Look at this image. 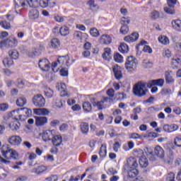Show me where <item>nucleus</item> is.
Wrapping results in <instances>:
<instances>
[{"mask_svg":"<svg viewBox=\"0 0 181 181\" xmlns=\"http://www.w3.org/2000/svg\"><path fill=\"white\" fill-rule=\"evenodd\" d=\"M114 60L117 63H122V62L124 61V57L119 53L117 52L114 55Z\"/></svg>","mask_w":181,"mask_h":181,"instance_id":"obj_43","label":"nucleus"},{"mask_svg":"<svg viewBox=\"0 0 181 181\" xmlns=\"http://www.w3.org/2000/svg\"><path fill=\"white\" fill-rule=\"evenodd\" d=\"M177 0H168L167 6L164 7V11L169 15H174L175 13V5H176Z\"/></svg>","mask_w":181,"mask_h":181,"instance_id":"obj_7","label":"nucleus"},{"mask_svg":"<svg viewBox=\"0 0 181 181\" xmlns=\"http://www.w3.org/2000/svg\"><path fill=\"white\" fill-rule=\"evenodd\" d=\"M172 26L173 29L177 32H181V21L180 20H173L172 21Z\"/></svg>","mask_w":181,"mask_h":181,"instance_id":"obj_27","label":"nucleus"},{"mask_svg":"<svg viewBox=\"0 0 181 181\" xmlns=\"http://www.w3.org/2000/svg\"><path fill=\"white\" fill-rule=\"evenodd\" d=\"M130 139H143V138H146V136H142L137 133H132L129 134Z\"/></svg>","mask_w":181,"mask_h":181,"instance_id":"obj_41","label":"nucleus"},{"mask_svg":"<svg viewBox=\"0 0 181 181\" xmlns=\"http://www.w3.org/2000/svg\"><path fill=\"white\" fill-rule=\"evenodd\" d=\"M8 55L11 59L13 60H18L19 59V52L16 49H11L8 52Z\"/></svg>","mask_w":181,"mask_h":181,"instance_id":"obj_32","label":"nucleus"},{"mask_svg":"<svg viewBox=\"0 0 181 181\" xmlns=\"http://www.w3.org/2000/svg\"><path fill=\"white\" fill-rule=\"evenodd\" d=\"M8 142L14 146H19L22 142V138L19 136H11L8 138Z\"/></svg>","mask_w":181,"mask_h":181,"instance_id":"obj_12","label":"nucleus"},{"mask_svg":"<svg viewBox=\"0 0 181 181\" xmlns=\"http://www.w3.org/2000/svg\"><path fill=\"white\" fill-rule=\"evenodd\" d=\"M158 41L162 45H169V38L165 35H161L158 37Z\"/></svg>","mask_w":181,"mask_h":181,"instance_id":"obj_42","label":"nucleus"},{"mask_svg":"<svg viewBox=\"0 0 181 181\" xmlns=\"http://www.w3.org/2000/svg\"><path fill=\"white\" fill-rule=\"evenodd\" d=\"M29 18L30 19H37L39 18V11L36 8H33L30 11Z\"/></svg>","mask_w":181,"mask_h":181,"instance_id":"obj_30","label":"nucleus"},{"mask_svg":"<svg viewBox=\"0 0 181 181\" xmlns=\"http://www.w3.org/2000/svg\"><path fill=\"white\" fill-rule=\"evenodd\" d=\"M63 105H64V102H62L60 99L55 100V107H57V108H62Z\"/></svg>","mask_w":181,"mask_h":181,"instance_id":"obj_59","label":"nucleus"},{"mask_svg":"<svg viewBox=\"0 0 181 181\" xmlns=\"http://www.w3.org/2000/svg\"><path fill=\"white\" fill-rule=\"evenodd\" d=\"M130 22H131V20L128 17L127 18L122 17L120 21L122 25H126L127 26L129 25Z\"/></svg>","mask_w":181,"mask_h":181,"instance_id":"obj_54","label":"nucleus"},{"mask_svg":"<svg viewBox=\"0 0 181 181\" xmlns=\"http://www.w3.org/2000/svg\"><path fill=\"white\" fill-rule=\"evenodd\" d=\"M50 62L47 59H43L39 61L38 66L42 71H49L50 69Z\"/></svg>","mask_w":181,"mask_h":181,"instance_id":"obj_11","label":"nucleus"},{"mask_svg":"<svg viewBox=\"0 0 181 181\" xmlns=\"http://www.w3.org/2000/svg\"><path fill=\"white\" fill-rule=\"evenodd\" d=\"M1 151L2 153V156H4V158H6V159L0 157V160L2 163H4L5 165H9V163H11V161H9L10 159L15 160L18 158V152L11 148V147L8 144L4 145L1 148Z\"/></svg>","mask_w":181,"mask_h":181,"instance_id":"obj_1","label":"nucleus"},{"mask_svg":"<svg viewBox=\"0 0 181 181\" xmlns=\"http://www.w3.org/2000/svg\"><path fill=\"white\" fill-rule=\"evenodd\" d=\"M59 62H57V61L52 63V70L54 73H57V71H59Z\"/></svg>","mask_w":181,"mask_h":181,"instance_id":"obj_55","label":"nucleus"},{"mask_svg":"<svg viewBox=\"0 0 181 181\" xmlns=\"http://www.w3.org/2000/svg\"><path fill=\"white\" fill-rule=\"evenodd\" d=\"M128 32H129V27H128V25H122V27L120 28V33L122 35H127V33H128Z\"/></svg>","mask_w":181,"mask_h":181,"instance_id":"obj_50","label":"nucleus"},{"mask_svg":"<svg viewBox=\"0 0 181 181\" xmlns=\"http://www.w3.org/2000/svg\"><path fill=\"white\" fill-rule=\"evenodd\" d=\"M0 26L4 28V29H11V23H8L6 21H0Z\"/></svg>","mask_w":181,"mask_h":181,"instance_id":"obj_52","label":"nucleus"},{"mask_svg":"<svg viewBox=\"0 0 181 181\" xmlns=\"http://www.w3.org/2000/svg\"><path fill=\"white\" fill-rule=\"evenodd\" d=\"M8 117L11 118L12 117L16 121L20 120L23 121L25 118H23V116L22 115V109H17L16 110H13L12 112H9L8 114Z\"/></svg>","mask_w":181,"mask_h":181,"instance_id":"obj_9","label":"nucleus"},{"mask_svg":"<svg viewBox=\"0 0 181 181\" xmlns=\"http://www.w3.org/2000/svg\"><path fill=\"white\" fill-rule=\"evenodd\" d=\"M83 108L86 112H91L93 107L91 106V103H90V102H84L83 103Z\"/></svg>","mask_w":181,"mask_h":181,"instance_id":"obj_39","label":"nucleus"},{"mask_svg":"<svg viewBox=\"0 0 181 181\" xmlns=\"http://www.w3.org/2000/svg\"><path fill=\"white\" fill-rule=\"evenodd\" d=\"M9 128L11 131H18L21 128V123L18 120H14L9 124Z\"/></svg>","mask_w":181,"mask_h":181,"instance_id":"obj_26","label":"nucleus"},{"mask_svg":"<svg viewBox=\"0 0 181 181\" xmlns=\"http://www.w3.org/2000/svg\"><path fill=\"white\" fill-rule=\"evenodd\" d=\"M16 8L21 6H26L28 5L30 8H33L34 2L33 0H14Z\"/></svg>","mask_w":181,"mask_h":181,"instance_id":"obj_10","label":"nucleus"},{"mask_svg":"<svg viewBox=\"0 0 181 181\" xmlns=\"http://www.w3.org/2000/svg\"><path fill=\"white\" fill-rule=\"evenodd\" d=\"M59 180V177L57 175H52L50 177L46 178L47 181H57Z\"/></svg>","mask_w":181,"mask_h":181,"instance_id":"obj_63","label":"nucleus"},{"mask_svg":"<svg viewBox=\"0 0 181 181\" xmlns=\"http://www.w3.org/2000/svg\"><path fill=\"white\" fill-rule=\"evenodd\" d=\"M54 92L53 90L50 89L49 88H47L45 90V95H46V97H47V98H52V97H53L54 95Z\"/></svg>","mask_w":181,"mask_h":181,"instance_id":"obj_46","label":"nucleus"},{"mask_svg":"<svg viewBox=\"0 0 181 181\" xmlns=\"http://www.w3.org/2000/svg\"><path fill=\"white\" fill-rule=\"evenodd\" d=\"M40 6L41 8H47L49 6V3L47 0H40Z\"/></svg>","mask_w":181,"mask_h":181,"instance_id":"obj_62","label":"nucleus"},{"mask_svg":"<svg viewBox=\"0 0 181 181\" xmlns=\"http://www.w3.org/2000/svg\"><path fill=\"white\" fill-rule=\"evenodd\" d=\"M26 86V81L23 79H17V87L19 88H23Z\"/></svg>","mask_w":181,"mask_h":181,"instance_id":"obj_53","label":"nucleus"},{"mask_svg":"<svg viewBox=\"0 0 181 181\" xmlns=\"http://www.w3.org/2000/svg\"><path fill=\"white\" fill-rule=\"evenodd\" d=\"M57 62V63H59V64H64L65 63H67V57H59Z\"/></svg>","mask_w":181,"mask_h":181,"instance_id":"obj_57","label":"nucleus"},{"mask_svg":"<svg viewBox=\"0 0 181 181\" xmlns=\"http://www.w3.org/2000/svg\"><path fill=\"white\" fill-rule=\"evenodd\" d=\"M167 181H175V173H170L166 178Z\"/></svg>","mask_w":181,"mask_h":181,"instance_id":"obj_64","label":"nucleus"},{"mask_svg":"<svg viewBox=\"0 0 181 181\" xmlns=\"http://www.w3.org/2000/svg\"><path fill=\"white\" fill-rule=\"evenodd\" d=\"M102 56L105 60H111V57H112V55H111V49L105 48V52Z\"/></svg>","mask_w":181,"mask_h":181,"instance_id":"obj_31","label":"nucleus"},{"mask_svg":"<svg viewBox=\"0 0 181 181\" xmlns=\"http://www.w3.org/2000/svg\"><path fill=\"white\" fill-rule=\"evenodd\" d=\"M33 103L35 107H39V108H42L45 107V104H46V100L43 98V95L40 94H37L34 95L33 98Z\"/></svg>","mask_w":181,"mask_h":181,"instance_id":"obj_5","label":"nucleus"},{"mask_svg":"<svg viewBox=\"0 0 181 181\" xmlns=\"http://www.w3.org/2000/svg\"><path fill=\"white\" fill-rule=\"evenodd\" d=\"M51 141L54 146H60L63 142V138L61 135H55L54 133L52 139Z\"/></svg>","mask_w":181,"mask_h":181,"instance_id":"obj_17","label":"nucleus"},{"mask_svg":"<svg viewBox=\"0 0 181 181\" xmlns=\"http://www.w3.org/2000/svg\"><path fill=\"white\" fill-rule=\"evenodd\" d=\"M91 103L93 104V107H97L98 110H103V105L104 104V101L100 100L99 102H93L91 100Z\"/></svg>","mask_w":181,"mask_h":181,"instance_id":"obj_48","label":"nucleus"},{"mask_svg":"<svg viewBox=\"0 0 181 181\" xmlns=\"http://www.w3.org/2000/svg\"><path fill=\"white\" fill-rule=\"evenodd\" d=\"M106 94L111 100H115V98H114V95H115V90H114L113 88L108 89L106 92Z\"/></svg>","mask_w":181,"mask_h":181,"instance_id":"obj_47","label":"nucleus"},{"mask_svg":"<svg viewBox=\"0 0 181 181\" xmlns=\"http://www.w3.org/2000/svg\"><path fill=\"white\" fill-rule=\"evenodd\" d=\"M119 51L121 53H128V52L129 51L128 45H127L125 43H121L120 46L119 47Z\"/></svg>","mask_w":181,"mask_h":181,"instance_id":"obj_36","label":"nucleus"},{"mask_svg":"<svg viewBox=\"0 0 181 181\" xmlns=\"http://www.w3.org/2000/svg\"><path fill=\"white\" fill-rule=\"evenodd\" d=\"M173 69H177L181 66V57L175 56L172 59L171 62Z\"/></svg>","mask_w":181,"mask_h":181,"instance_id":"obj_20","label":"nucleus"},{"mask_svg":"<svg viewBox=\"0 0 181 181\" xmlns=\"http://www.w3.org/2000/svg\"><path fill=\"white\" fill-rule=\"evenodd\" d=\"M88 129H89L88 123L83 122L81 124V130L82 134H88Z\"/></svg>","mask_w":181,"mask_h":181,"instance_id":"obj_37","label":"nucleus"},{"mask_svg":"<svg viewBox=\"0 0 181 181\" xmlns=\"http://www.w3.org/2000/svg\"><path fill=\"white\" fill-rule=\"evenodd\" d=\"M59 33L61 36H69L70 34V28L67 26H63L59 28Z\"/></svg>","mask_w":181,"mask_h":181,"instance_id":"obj_29","label":"nucleus"},{"mask_svg":"<svg viewBox=\"0 0 181 181\" xmlns=\"http://www.w3.org/2000/svg\"><path fill=\"white\" fill-rule=\"evenodd\" d=\"M165 83L167 84H171V83H175V78L172 76V71H166L165 74Z\"/></svg>","mask_w":181,"mask_h":181,"instance_id":"obj_24","label":"nucleus"},{"mask_svg":"<svg viewBox=\"0 0 181 181\" xmlns=\"http://www.w3.org/2000/svg\"><path fill=\"white\" fill-rule=\"evenodd\" d=\"M33 112L34 114H36V115H48L49 110L45 108H38V109H34Z\"/></svg>","mask_w":181,"mask_h":181,"instance_id":"obj_25","label":"nucleus"},{"mask_svg":"<svg viewBox=\"0 0 181 181\" xmlns=\"http://www.w3.org/2000/svg\"><path fill=\"white\" fill-rule=\"evenodd\" d=\"M172 93V89L170 88H163L161 90V94L163 95H169Z\"/></svg>","mask_w":181,"mask_h":181,"instance_id":"obj_58","label":"nucleus"},{"mask_svg":"<svg viewBox=\"0 0 181 181\" xmlns=\"http://www.w3.org/2000/svg\"><path fill=\"white\" fill-rule=\"evenodd\" d=\"M43 50H45V46H43L42 45H40L39 48H33V49L28 51L27 54L28 57H30L31 59H35V57L40 56Z\"/></svg>","mask_w":181,"mask_h":181,"instance_id":"obj_6","label":"nucleus"},{"mask_svg":"<svg viewBox=\"0 0 181 181\" xmlns=\"http://www.w3.org/2000/svg\"><path fill=\"white\" fill-rule=\"evenodd\" d=\"M16 46H18V40L13 37H8L1 42V47H16Z\"/></svg>","mask_w":181,"mask_h":181,"instance_id":"obj_4","label":"nucleus"},{"mask_svg":"<svg viewBox=\"0 0 181 181\" xmlns=\"http://www.w3.org/2000/svg\"><path fill=\"white\" fill-rule=\"evenodd\" d=\"M127 166L129 169H136L138 168V161L136 158L130 157L127 160Z\"/></svg>","mask_w":181,"mask_h":181,"instance_id":"obj_15","label":"nucleus"},{"mask_svg":"<svg viewBox=\"0 0 181 181\" xmlns=\"http://www.w3.org/2000/svg\"><path fill=\"white\" fill-rule=\"evenodd\" d=\"M159 16H160L158 11H153L151 13V18L153 21H156V19H159Z\"/></svg>","mask_w":181,"mask_h":181,"instance_id":"obj_51","label":"nucleus"},{"mask_svg":"<svg viewBox=\"0 0 181 181\" xmlns=\"http://www.w3.org/2000/svg\"><path fill=\"white\" fill-rule=\"evenodd\" d=\"M47 170V167L45 165H40L37 168H34L32 170V173H35V175H42V173H44V172H46Z\"/></svg>","mask_w":181,"mask_h":181,"instance_id":"obj_22","label":"nucleus"},{"mask_svg":"<svg viewBox=\"0 0 181 181\" xmlns=\"http://www.w3.org/2000/svg\"><path fill=\"white\" fill-rule=\"evenodd\" d=\"M90 35L93 37H98V36H100V32L95 28H91L90 30Z\"/></svg>","mask_w":181,"mask_h":181,"instance_id":"obj_49","label":"nucleus"},{"mask_svg":"<svg viewBox=\"0 0 181 181\" xmlns=\"http://www.w3.org/2000/svg\"><path fill=\"white\" fill-rule=\"evenodd\" d=\"M88 5H89L90 9H97L98 8V6L97 4H95L93 0H90L88 2Z\"/></svg>","mask_w":181,"mask_h":181,"instance_id":"obj_60","label":"nucleus"},{"mask_svg":"<svg viewBox=\"0 0 181 181\" xmlns=\"http://www.w3.org/2000/svg\"><path fill=\"white\" fill-rule=\"evenodd\" d=\"M51 46L53 49H57L60 47V40L57 38H53L51 40Z\"/></svg>","mask_w":181,"mask_h":181,"instance_id":"obj_40","label":"nucleus"},{"mask_svg":"<svg viewBox=\"0 0 181 181\" xmlns=\"http://www.w3.org/2000/svg\"><path fill=\"white\" fill-rule=\"evenodd\" d=\"M35 118V124L37 127H43L45 124H47V117L37 116Z\"/></svg>","mask_w":181,"mask_h":181,"instance_id":"obj_18","label":"nucleus"},{"mask_svg":"<svg viewBox=\"0 0 181 181\" xmlns=\"http://www.w3.org/2000/svg\"><path fill=\"white\" fill-rule=\"evenodd\" d=\"M54 132L53 130H47L43 132L42 134V139L45 142L52 141Z\"/></svg>","mask_w":181,"mask_h":181,"instance_id":"obj_13","label":"nucleus"},{"mask_svg":"<svg viewBox=\"0 0 181 181\" xmlns=\"http://www.w3.org/2000/svg\"><path fill=\"white\" fill-rule=\"evenodd\" d=\"M137 64L138 61L136 60V58L134 56H130L127 57L125 63V68L127 70H129V71H132V70H135V69H136Z\"/></svg>","mask_w":181,"mask_h":181,"instance_id":"obj_3","label":"nucleus"},{"mask_svg":"<svg viewBox=\"0 0 181 181\" xmlns=\"http://www.w3.org/2000/svg\"><path fill=\"white\" fill-rule=\"evenodd\" d=\"M74 37L76 40L82 41L83 40V33H81V31H74Z\"/></svg>","mask_w":181,"mask_h":181,"instance_id":"obj_45","label":"nucleus"},{"mask_svg":"<svg viewBox=\"0 0 181 181\" xmlns=\"http://www.w3.org/2000/svg\"><path fill=\"white\" fill-rule=\"evenodd\" d=\"M21 112L24 118H28V117H30V115H32V110L26 107L21 108Z\"/></svg>","mask_w":181,"mask_h":181,"instance_id":"obj_34","label":"nucleus"},{"mask_svg":"<svg viewBox=\"0 0 181 181\" xmlns=\"http://www.w3.org/2000/svg\"><path fill=\"white\" fill-rule=\"evenodd\" d=\"M3 64L5 67H11L13 64V60L11 58L6 57L3 59Z\"/></svg>","mask_w":181,"mask_h":181,"instance_id":"obj_38","label":"nucleus"},{"mask_svg":"<svg viewBox=\"0 0 181 181\" xmlns=\"http://www.w3.org/2000/svg\"><path fill=\"white\" fill-rule=\"evenodd\" d=\"M165 84V79L160 78L157 80H153L150 81L148 84V87H153V86H158L159 87H163Z\"/></svg>","mask_w":181,"mask_h":181,"instance_id":"obj_19","label":"nucleus"},{"mask_svg":"<svg viewBox=\"0 0 181 181\" xmlns=\"http://www.w3.org/2000/svg\"><path fill=\"white\" fill-rule=\"evenodd\" d=\"M57 90H59V91H61V93H62V95L64 96L68 95L67 92L66 91V90H67L66 87V83H61L59 85L57 86Z\"/></svg>","mask_w":181,"mask_h":181,"instance_id":"obj_28","label":"nucleus"},{"mask_svg":"<svg viewBox=\"0 0 181 181\" xmlns=\"http://www.w3.org/2000/svg\"><path fill=\"white\" fill-rule=\"evenodd\" d=\"M16 104L18 107H23L26 105V98L23 96L18 98L16 100Z\"/></svg>","mask_w":181,"mask_h":181,"instance_id":"obj_35","label":"nucleus"},{"mask_svg":"<svg viewBox=\"0 0 181 181\" xmlns=\"http://www.w3.org/2000/svg\"><path fill=\"white\" fill-rule=\"evenodd\" d=\"M112 70H113V73L115 78H117V80H121V78L122 77L121 66H118L117 64L114 65Z\"/></svg>","mask_w":181,"mask_h":181,"instance_id":"obj_16","label":"nucleus"},{"mask_svg":"<svg viewBox=\"0 0 181 181\" xmlns=\"http://www.w3.org/2000/svg\"><path fill=\"white\" fill-rule=\"evenodd\" d=\"M154 153L159 159H163L165 158V150L160 146H156L154 148Z\"/></svg>","mask_w":181,"mask_h":181,"instance_id":"obj_14","label":"nucleus"},{"mask_svg":"<svg viewBox=\"0 0 181 181\" xmlns=\"http://www.w3.org/2000/svg\"><path fill=\"white\" fill-rule=\"evenodd\" d=\"M139 37V35L137 33H133L130 35H127L124 37V40L125 42H136V40H138V38Z\"/></svg>","mask_w":181,"mask_h":181,"instance_id":"obj_21","label":"nucleus"},{"mask_svg":"<svg viewBox=\"0 0 181 181\" xmlns=\"http://www.w3.org/2000/svg\"><path fill=\"white\" fill-rule=\"evenodd\" d=\"M133 92L137 97H144L146 95V83L138 82L133 88Z\"/></svg>","mask_w":181,"mask_h":181,"instance_id":"obj_2","label":"nucleus"},{"mask_svg":"<svg viewBox=\"0 0 181 181\" xmlns=\"http://www.w3.org/2000/svg\"><path fill=\"white\" fill-rule=\"evenodd\" d=\"M99 155L100 158H105L107 156V146L102 144L100 148Z\"/></svg>","mask_w":181,"mask_h":181,"instance_id":"obj_33","label":"nucleus"},{"mask_svg":"<svg viewBox=\"0 0 181 181\" xmlns=\"http://www.w3.org/2000/svg\"><path fill=\"white\" fill-rule=\"evenodd\" d=\"M116 97L117 100H124V98H127V94L124 93H117Z\"/></svg>","mask_w":181,"mask_h":181,"instance_id":"obj_61","label":"nucleus"},{"mask_svg":"<svg viewBox=\"0 0 181 181\" xmlns=\"http://www.w3.org/2000/svg\"><path fill=\"white\" fill-rule=\"evenodd\" d=\"M131 170L128 172L129 177H135L139 172L136 168H130Z\"/></svg>","mask_w":181,"mask_h":181,"instance_id":"obj_44","label":"nucleus"},{"mask_svg":"<svg viewBox=\"0 0 181 181\" xmlns=\"http://www.w3.org/2000/svg\"><path fill=\"white\" fill-rule=\"evenodd\" d=\"M174 144L177 146V148H181V135L175 137Z\"/></svg>","mask_w":181,"mask_h":181,"instance_id":"obj_56","label":"nucleus"},{"mask_svg":"<svg viewBox=\"0 0 181 181\" xmlns=\"http://www.w3.org/2000/svg\"><path fill=\"white\" fill-rule=\"evenodd\" d=\"M112 42V39L109 35L104 34L100 37V42L102 45H110Z\"/></svg>","mask_w":181,"mask_h":181,"instance_id":"obj_23","label":"nucleus"},{"mask_svg":"<svg viewBox=\"0 0 181 181\" xmlns=\"http://www.w3.org/2000/svg\"><path fill=\"white\" fill-rule=\"evenodd\" d=\"M138 156L141 157L139 160V163L141 168H146L148 165H149V162L148 161V158L145 156H144V151L141 149L137 150Z\"/></svg>","mask_w":181,"mask_h":181,"instance_id":"obj_8","label":"nucleus"}]
</instances>
